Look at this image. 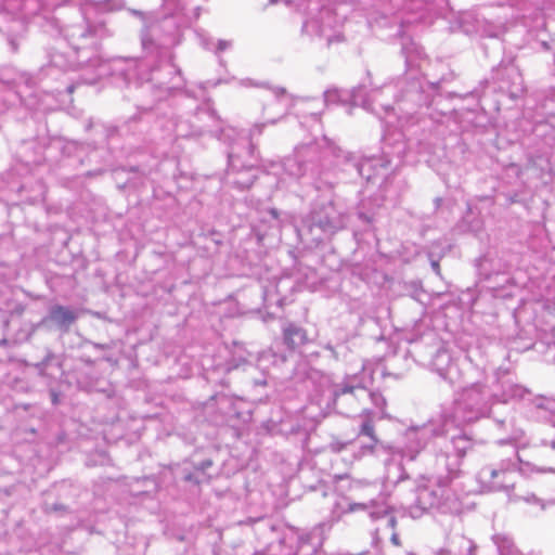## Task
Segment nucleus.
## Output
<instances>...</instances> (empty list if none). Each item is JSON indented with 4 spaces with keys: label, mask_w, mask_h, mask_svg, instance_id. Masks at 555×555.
<instances>
[{
    "label": "nucleus",
    "mask_w": 555,
    "mask_h": 555,
    "mask_svg": "<svg viewBox=\"0 0 555 555\" xmlns=\"http://www.w3.org/2000/svg\"><path fill=\"white\" fill-rule=\"evenodd\" d=\"M96 348L103 349L104 347L102 345H95Z\"/></svg>",
    "instance_id": "nucleus-53"
},
{
    "label": "nucleus",
    "mask_w": 555,
    "mask_h": 555,
    "mask_svg": "<svg viewBox=\"0 0 555 555\" xmlns=\"http://www.w3.org/2000/svg\"><path fill=\"white\" fill-rule=\"evenodd\" d=\"M348 216L335 203L333 198L325 203H318L305 220V224L311 234H315L314 241L320 242L324 237H331L346 228Z\"/></svg>",
    "instance_id": "nucleus-12"
},
{
    "label": "nucleus",
    "mask_w": 555,
    "mask_h": 555,
    "mask_svg": "<svg viewBox=\"0 0 555 555\" xmlns=\"http://www.w3.org/2000/svg\"><path fill=\"white\" fill-rule=\"evenodd\" d=\"M306 3L308 18L304 22L302 31L326 40L327 44L341 39L338 28L346 18V12L336 3H324V0H300ZM300 3L298 7H302Z\"/></svg>",
    "instance_id": "nucleus-9"
},
{
    "label": "nucleus",
    "mask_w": 555,
    "mask_h": 555,
    "mask_svg": "<svg viewBox=\"0 0 555 555\" xmlns=\"http://www.w3.org/2000/svg\"><path fill=\"white\" fill-rule=\"evenodd\" d=\"M501 392H493V403H506L511 400L522 399L527 393V389L521 385L513 383L512 380H503L501 383Z\"/></svg>",
    "instance_id": "nucleus-22"
},
{
    "label": "nucleus",
    "mask_w": 555,
    "mask_h": 555,
    "mask_svg": "<svg viewBox=\"0 0 555 555\" xmlns=\"http://www.w3.org/2000/svg\"><path fill=\"white\" fill-rule=\"evenodd\" d=\"M350 489L353 492L363 490V493L356 494L359 499L358 501L344 499V502H336L334 506L338 511L337 517H340L341 514L364 512L371 521L376 524L373 531V543L377 545L386 540L388 533L397 527L395 508L380 492L377 495H373L377 492L375 485L353 481Z\"/></svg>",
    "instance_id": "nucleus-4"
},
{
    "label": "nucleus",
    "mask_w": 555,
    "mask_h": 555,
    "mask_svg": "<svg viewBox=\"0 0 555 555\" xmlns=\"http://www.w3.org/2000/svg\"><path fill=\"white\" fill-rule=\"evenodd\" d=\"M185 7L186 0H162L164 13L169 16L182 13Z\"/></svg>",
    "instance_id": "nucleus-29"
},
{
    "label": "nucleus",
    "mask_w": 555,
    "mask_h": 555,
    "mask_svg": "<svg viewBox=\"0 0 555 555\" xmlns=\"http://www.w3.org/2000/svg\"><path fill=\"white\" fill-rule=\"evenodd\" d=\"M459 477L451 476L449 472L434 464L433 472L420 478L415 502L409 507L411 517L420 518L434 508L442 513H459L461 502L451 488L453 480Z\"/></svg>",
    "instance_id": "nucleus-5"
},
{
    "label": "nucleus",
    "mask_w": 555,
    "mask_h": 555,
    "mask_svg": "<svg viewBox=\"0 0 555 555\" xmlns=\"http://www.w3.org/2000/svg\"><path fill=\"white\" fill-rule=\"evenodd\" d=\"M203 133V130L199 127H194L192 129H189L186 121H179L176 125V134L178 137L182 138H189L192 135H201Z\"/></svg>",
    "instance_id": "nucleus-32"
},
{
    "label": "nucleus",
    "mask_w": 555,
    "mask_h": 555,
    "mask_svg": "<svg viewBox=\"0 0 555 555\" xmlns=\"http://www.w3.org/2000/svg\"><path fill=\"white\" fill-rule=\"evenodd\" d=\"M361 92H362V87H358V88H354L352 90L351 99H352L354 104L360 102V100H361Z\"/></svg>",
    "instance_id": "nucleus-38"
},
{
    "label": "nucleus",
    "mask_w": 555,
    "mask_h": 555,
    "mask_svg": "<svg viewBox=\"0 0 555 555\" xmlns=\"http://www.w3.org/2000/svg\"><path fill=\"white\" fill-rule=\"evenodd\" d=\"M63 508H64V506H62V505H54L53 506V511H59V509H63Z\"/></svg>",
    "instance_id": "nucleus-50"
},
{
    "label": "nucleus",
    "mask_w": 555,
    "mask_h": 555,
    "mask_svg": "<svg viewBox=\"0 0 555 555\" xmlns=\"http://www.w3.org/2000/svg\"><path fill=\"white\" fill-rule=\"evenodd\" d=\"M339 152L340 147L324 137L320 142L297 147L293 156L285 158L283 168L296 179L310 173L317 190L333 189L338 181L332 177L328 158L339 157Z\"/></svg>",
    "instance_id": "nucleus-3"
},
{
    "label": "nucleus",
    "mask_w": 555,
    "mask_h": 555,
    "mask_svg": "<svg viewBox=\"0 0 555 555\" xmlns=\"http://www.w3.org/2000/svg\"><path fill=\"white\" fill-rule=\"evenodd\" d=\"M431 267L435 270L436 273H439V264L437 261L431 262Z\"/></svg>",
    "instance_id": "nucleus-46"
},
{
    "label": "nucleus",
    "mask_w": 555,
    "mask_h": 555,
    "mask_svg": "<svg viewBox=\"0 0 555 555\" xmlns=\"http://www.w3.org/2000/svg\"><path fill=\"white\" fill-rule=\"evenodd\" d=\"M8 344H9L8 339H7L4 336H2V337L0 338V347H1V346H7Z\"/></svg>",
    "instance_id": "nucleus-47"
},
{
    "label": "nucleus",
    "mask_w": 555,
    "mask_h": 555,
    "mask_svg": "<svg viewBox=\"0 0 555 555\" xmlns=\"http://www.w3.org/2000/svg\"><path fill=\"white\" fill-rule=\"evenodd\" d=\"M495 78L501 91L508 93L512 99L519 98L524 91V80L519 69L514 65H507L496 70Z\"/></svg>",
    "instance_id": "nucleus-17"
},
{
    "label": "nucleus",
    "mask_w": 555,
    "mask_h": 555,
    "mask_svg": "<svg viewBox=\"0 0 555 555\" xmlns=\"http://www.w3.org/2000/svg\"><path fill=\"white\" fill-rule=\"evenodd\" d=\"M387 539L390 540V542L395 545V546H400V539H399V534L397 532V529L395 528L391 532L388 533V537Z\"/></svg>",
    "instance_id": "nucleus-37"
},
{
    "label": "nucleus",
    "mask_w": 555,
    "mask_h": 555,
    "mask_svg": "<svg viewBox=\"0 0 555 555\" xmlns=\"http://www.w3.org/2000/svg\"><path fill=\"white\" fill-rule=\"evenodd\" d=\"M217 401L220 410L224 413L228 418L241 417L237 404L242 403L240 400L233 399L227 395H217L212 398Z\"/></svg>",
    "instance_id": "nucleus-26"
},
{
    "label": "nucleus",
    "mask_w": 555,
    "mask_h": 555,
    "mask_svg": "<svg viewBox=\"0 0 555 555\" xmlns=\"http://www.w3.org/2000/svg\"><path fill=\"white\" fill-rule=\"evenodd\" d=\"M350 442H339V441H336V442H333L331 444V448L333 451L335 452H340L343 449H345Z\"/></svg>",
    "instance_id": "nucleus-40"
},
{
    "label": "nucleus",
    "mask_w": 555,
    "mask_h": 555,
    "mask_svg": "<svg viewBox=\"0 0 555 555\" xmlns=\"http://www.w3.org/2000/svg\"><path fill=\"white\" fill-rule=\"evenodd\" d=\"M396 87L392 85H385L382 89L372 90L366 99L361 100V103L364 108L370 109L376 114H378L377 106L385 111L387 114L391 111L395 112L396 107L391 106L388 103H384L379 100V96L387 93L393 94ZM424 100V93L422 91L421 85L417 80L412 79L408 82V88L402 91L399 98L396 100L397 109L405 114L408 117H412L413 114L416 113L417 107L421 106Z\"/></svg>",
    "instance_id": "nucleus-11"
},
{
    "label": "nucleus",
    "mask_w": 555,
    "mask_h": 555,
    "mask_svg": "<svg viewBox=\"0 0 555 555\" xmlns=\"http://www.w3.org/2000/svg\"><path fill=\"white\" fill-rule=\"evenodd\" d=\"M539 455L545 464L539 466L526 462L525 465L528 466L531 472L555 474V450H545L544 452H539Z\"/></svg>",
    "instance_id": "nucleus-27"
},
{
    "label": "nucleus",
    "mask_w": 555,
    "mask_h": 555,
    "mask_svg": "<svg viewBox=\"0 0 555 555\" xmlns=\"http://www.w3.org/2000/svg\"><path fill=\"white\" fill-rule=\"evenodd\" d=\"M159 34V25L153 24L149 27H145L141 33V44L142 49L146 54L156 55L157 57L166 56L169 53L167 39L162 41H156V38Z\"/></svg>",
    "instance_id": "nucleus-19"
},
{
    "label": "nucleus",
    "mask_w": 555,
    "mask_h": 555,
    "mask_svg": "<svg viewBox=\"0 0 555 555\" xmlns=\"http://www.w3.org/2000/svg\"><path fill=\"white\" fill-rule=\"evenodd\" d=\"M358 217L359 219H361L362 221L366 222V223H370L371 222V217L367 216L366 214L364 212H358Z\"/></svg>",
    "instance_id": "nucleus-45"
},
{
    "label": "nucleus",
    "mask_w": 555,
    "mask_h": 555,
    "mask_svg": "<svg viewBox=\"0 0 555 555\" xmlns=\"http://www.w3.org/2000/svg\"><path fill=\"white\" fill-rule=\"evenodd\" d=\"M46 11L42 0H0V17L13 22L16 27H8V44L12 53H17L20 42L26 33V21L33 16H40Z\"/></svg>",
    "instance_id": "nucleus-10"
},
{
    "label": "nucleus",
    "mask_w": 555,
    "mask_h": 555,
    "mask_svg": "<svg viewBox=\"0 0 555 555\" xmlns=\"http://www.w3.org/2000/svg\"><path fill=\"white\" fill-rule=\"evenodd\" d=\"M304 550H305V545L300 546V548H299V555H304ZM296 555H298V554H296Z\"/></svg>",
    "instance_id": "nucleus-51"
},
{
    "label": "nucleus",
    "mask_w": 555,
    "mask_h": 555,
    "mask_svg": "<svg viewBox=\"0 0 555 555\" xmlns=\"http://www.w3.org/2000/svg\"><path fill=\"white\" fill-rule=\"evenodd\" d=\"M50 395H51V401L54 405L59 404V393L54 390H51L50 391Z\"/></svg>",
    "instance_id": "nucleus-44"
},
{
    "label": "nucleus",
    "mask_w": 555,
    "mask_h": 555,
    "mask_svg": "<svg viewBox=\"0 0 555 555\" xmlns=\"http://www.w3.org/2000/svg\"><path fill=\"white\" fill-rule=\"evenodd\" d=\"M437 446L439 449L435 451V465L449 472L451 476H461L462 461L473 450L474 441L466 434H460L450 440L443 436Z\"/></svg>",
    "instance_id": "nucleus-14"
},
{
    "label": "nucleus",
    "mask_w": 555,
    "mask_h": 555,
    "mask_svg": "<svg viewBox=\"0 0 555 555\" xmlns=\"http://www.w3.org/2000/svg\"><path fill=\"white\" fill-rule=\"evenodd\" d=\"M518 551L513 539L505 533H496L491 538V543L480 548V555H514Z\"/></svg>",
    "instance_id": "nucleus-21"
},
{
    "label": "nucleus",
    "mask_w": 555,
    "mask_h": 555,
    "mask_svg": "<svg viewBox=\"0 0 555 555\" xmlns=\"http://www.w3.org/2000/svg\"><path fill=\"white\" fill-rule=\"evenodd\" d=\"M69 0H51L50 3H44L46 4V8L51 5V7H59V5H63L65 3H67Z\"/></svg>",
    "instance_id": "nucleus-43"
},
{
    "label": "nucleus",
    "mask_w": 555,
    "mask_h": 555,
    "mask_svg": "<svg viewBox=\"0 0 555 555\" xmlns=\"http://www.w3.org/2000/svg\"><path fill=\"white\" fill-rule=\"evenodd\" d=\"M146 67L144 61L135 57H115L112 60L111 69L114 76L120 78L126 86L144 80L145 77L140 74V69Z\"/></svg>",
    "instance_id": "nucleus-16"
},
{
    "label": "nucleus",
    "mask_w": 555,
    "mask_h": 555,
    "mask_svg": "<svg viewBox=\"0 0 555 555\" xmlns=\"http://www.w3.org/2000/svg\"><path fill=\"white\" fill-rule=\"evenodd\" d=\"M333 408L343 415L351 416L360 411L358 436L369 438L361 444V454L373 453L379 440L375 433V421L388 417L386 399L378 391H371L365 385L364 377L359 374L345 375L331 386Z\"/></svg>",
    "instance_id": "nucleus-2"
},
{
    "label": "nucleus",
    "mask_w": 555,
    "mask_h": 555,
    "mask_svg": "<svg viewBox=\"0 0 555 555\" xmlns=\"http://www.w3.org/2000/svg\"><path fill=\"white\" fill-rule=\"evenodd\" d=\"M231 47V42L228 40H219L217 44V52L224 51L225 49Z\"/></svg>",
    "instance_id": "nucleus-41"
},
{
    "label": "nucleus",
    "mask_w": 555,
    "mask_h": 555,
    "mask_svg": "<svg viewBox=\"0 0 555 555\" xmlns=\"http://www.w3.org/2000/svg\"><path fill=\"white\" fill-rule=\"evenodd\" d=\"M78 314L70 308L55 305L50 308L49 314L42 319V323L51 322L60 330L67 332L70 325L77 320Z\"/></svg>",
    "instance_id": "nucleus-20"
},
{
    "label": "nucleus",
    "mask_w": 555,
    "mask_h": 555,
    "mask_svg": "<svg viewBox=\"0 0 555 555\" xmlns=\"http://www.w3.org/2000/svg\"><path fill=\"white\" fill-rule=\"evenodd\" d=\"M53 365L56 366L57 369H61L62 363L60 357L51 351H48L43 360L36 364V367L41 375H49L47 373V370Z\"/></svg>",
    "instance_id": "nucleus-31"
},
{
    "label": "nucleus",
    "mask_w": 555,
    "mask_h": 555,
    "mask_svg": "<svg viewBox=\"0 0 555 555\" xmlns=\"http://www.w3.org/2000/svg\"><path fill=\"white\" fill-rule=\"evenodd\" d=\"M283 341L289 349H297L308 343L307 331L295 323H288L283 327Z\"/></svg>",
    "instance_id": "nucleus-23"
},
{
    "label": "nucleus",
    "mask_w": 555,
    "mask_h": 555,
    "mask_svg": "<svg viewBox=\"0 0 555 555\" xmlns=\"http://www.w3.org/2000/svg\"><path fill=\"white\" fill-rule=\"evenodd\" d=\"M522 436H524V431H522V430H519V431H517V433L515 434L514 438H515V439H519V438H521Z\"/></svg>",
    "instance_id": "nucleus-49"
},
{
    "label": "nucleus",
    "mask_w": 555,
    "mask_h": 555,
    "mask_svg": "<svg viewBox=\"0 0 555 555\" xmlns=\"http://www.w3.org/2000/svg\"><path fill=\"white\" fill-rule=\"evenodd\" d=\"M44 31L62 34L72 49V55L62 52L50 53L49 68L61 70H76L81 68L98 69L103 64L101 54L102 41L113 36V31L106 22L101 18L92 20L86 14H80L76 22L61 26L59 20L48 14L42 15Z\"/></svg>",
    "instance_id": "nucleus-1"
},
{
    "label": "nucleus",
    "mask_w": 555,
    "mask_h": 555,
    "mask_svg": "<svg viewBox=\"0 0 555 555\" xmlns=\"http://www.w3.org/2000/svg\"><path fill=\"white\" fill-rule=\"evenodd\" d=\"M338 155L339 157H333L336 165L345 164L351 166L354 171L366 181H372L379 176H384V171L386 170V164L379 158H367L358 162L351 153L344 152L341 149Z\"/></svg>",
    "instance_id": "nucleus-15"
},
{
    "label": "nucleus",
    "mask_w": 555,
    "mask_h": 555,
    "mask_svg": "<svg viewBox=\"0 0 555 555\" xmlns=\"http://www.w3.org/2000/svg\"><path fill=\"white\" fill-rule=\"evenodd\" d=\"M519 464L525 465L521 459L516 455L515 459L507 457L481 467L477 473V481L481 490L485 492H503L511 503L524 502L538 506L540 511L545 509L546 503L543 500L534 493L522 491L517 487Z\"/></svg>",
    "instance_id": "nucleus-6"
},
{
    "label": "nucleus",
    "mask_w": 555,
    "mask_h": 555,
    "mask_svg": "<svg viewBox=\"0 0 555 555\" xmlns=\"http://www.w3.org/2000/svg\"><path fill=\"white\" fill-rule=\"evenodd\" d=\"M447 424L443 423L440 415L437 418H431L420 426H411L404 433V442L400 449L401 456L409 461H414L418 454L435 442L439 449L438 442L446 435Z\"/></svg>",
    "instance_id": "nucleus-13"
},
{
    "label": "nucleus",
    "mask_w": 555,
    "mask_h": 555,
    "mask_svg": "<svg viewBox=\"0 0 555 555\" xmlns=\"http://www.w3.org/2000/svg\"><path fill=\"white\" fill-rule=\"evenodd\" d=\"M435 555H455V551L450 545L449 547L438 550Z\"/></svg>",
    "instance_id": "nucleus-42"
},
{
    "label": "nucleus",
    "mask_w": 555,
    "mask_h": 555,
    "mask_svg": "<svg viewBox=\"0 0 555 555\" xmlns=\"http://www.w3.org/2000/svg\"><path fill=\"white\" fill-rule=\"evenodd\" d=\"M433 370L451 385L460 380L459 370L453 362L451 353L447 349H439L431 360Z\"/></svg>",
    "instance_id": "nucleus-18"
},
{
    "label": "nucleus",
    "mask_w": 555,
    "mask_h": 555,
    "mask_svg": "<svg viewBox=\"0 0 555 555\" xmlns=\"http://www.w3.org/2000/svg\"><path fill=\"white\" fill-rule=\"evenodd\" d=\"M94 7L100 12L118 11L124 8V2L121 0H104L96 2Z\"/></svg>",
    "instance_id": "nucleus-33"
},
{
    "label": "nucleus",
    "mask_w": 555,
    "mask_h": 555,
    "mask_svg": "<svg viewBox=\"0 0 555 555\" xmlns=\"http://www.w3.org/2000/svg\"><path fill=\"white\" fill-rule=\"evenodd\" d=\"M212 465L211 460L203 461L198 466L194 468V472H186L183 469L182 480L185 482H192L194 485H199L208 480V476L206 474V469L210 468Z\"/></svg>",
    "instance_id": "nucleus-25"
},
{
    "label": "nucleus",
    "mask_w": 555,
    "mask_h": 555,
    "mask_svg": "<svg viewBox=\"0 0 555 555\" xmlns=\"http://www.w3.org/2000/svg\"><path fill=\"white\" fill-rule=\"evenodd\" d=\"M401 52L405 59V65L410 68L415 67L416 62L425 55L423 48L410 38L402 39Z\"/></svg>",
    "instance_id": "nucleus-24"
},
{
    "label": "nucleus",
    "mask_w": 555,
    "mask_h": 555,
    "mask_svg": "<svg viewBox=\"0 0 555 555\" xmlns=\"http://www.w3.org/2000/svg\"><path fill=\"white\" fill-rule=\"evenodd\" d=\"M48 69H49V68H41L37 76H33V75H30V74H28V73H25V72L20 73V74H18V76H17V78H16V83H17L18 86H22V85H23V86H25L26 88L31 89V88H34V87L38 83V81H39V80H41V79H42V77H43L44 73H46Z\"/></svg>",
    "instance_id": "nucleus-30"
},
{
    "label": "nucleus",
    "mask_w": 555,
    "mask_h": 555,
    "mask_svg": "<svg viewBox=\"0 0 555 555\" xmlns=\"http://www.w3.org/2000/svg\"><path fill=\"white\" fill-rule=\"evenodd\" d=\"M271 91L275 98L274 105L280 106V112H284L285 104L282 103V99L285 96L286 90L282 87H274Z\"/></svg>",
    "instance_id": "nucleus-34"
},
{
    "label": "nucleus",
    "mask_w": 555,
    "mask_h": 555,
    "mask_svg": "<svg viewBox=\"0 0 555 555\" xmlns=\"http://www.w3.org/2000/svg\"><path fill=\"white\" fill-rule=\"evenodd\" d=\"M539 447V452H544L545 450H555V434L547 435L544 438H542L540 440Z\"/></svg>",
    "instance_id": "nucleus-36"
},
{
    "label": "nucleus",
    "mask_w": 555,
    "mask_h": 555,
    "mask_svg": "<svg viewBox=\"0 0 555 555\" xmlns=\"http://www.w3.org/2000/svg\"><path fill=\"white\" fill-rule=\"evenodd\" d=\"M343 100V94L337 89H330L324 92V102L326 104H333Z\"/></svg>",
    "instance_id": "nucleus-35"
},
{
    "label": "nucleus",
    "mask_w": 555,
    "mask_h": 555,
    "mask_svg": "<svg viewBox=\"0 0 555 555\" xmlns=\"http://www.w3.org/2000/svg\"><path fill=\"white\" fill-rule=\"evenodd\" d=\"M451 547L455 551V555H480V552L476 554L477 546L474 541L465 537L454 539Z\"/></svg>",
    "instance_id": "nucleus-28"
},
{
    "label": "nucleus",
    "mask_w": 555,
    "mask_h": 555,
    "mask_svg": "<svg viewBox=\"0 0 555 555\" xmlns=\"http://www.w3.org/2000/svg\"><path fill=\"white\" fill-rule=\"evenodd\" d=\"M276 119H270L267 122L256 124L249 131L248 137L235 141L228 152L229 158V182L240 190L248 189L256 179L254 173L258 165V152L253 143V138L260 135L267 124L274 125Z\"/></svg>",
    "instance_id": "nucleus-8"
},
{
    "label": "nucleus",
    "mask_w": 555,
    "mask_h": 555,
    "mask_svg": "<svg viewBox=\"0 0 555 555\" xmlns=\"http://www.w3.org/2000/svg\"><path fill=\"white\" fill-rule=\"evenodd\" d=\"M493 404L492 391L481 383H473L455 392L450 406L439 413L443 423L461 426L486 416Z\"/></svg>",
    "instance_id": "nucleus-7"
},
{
    "label": "nucleus",
    "mask_w": 555,
    "mask_h": 555,
    "mask_svg": "<svg viewBox=\"0 0 555 555\" xmlns=\"http://www.w3.org/2000/svg\"><path fill=\"white\" fill-rule=\"evenodd\" d=\"M395 468L399 473L398 479L395 482L409 478L408 474L405 473L404 468L401 465H396Z\"/></svg>",
    "instance_id": "nucleus-39"
},
{
    "label": "nucleus",
    "mask_w": 555,
    "mask_h": 555,
    "mask_svg": "<svg viewBox=\"0 0 555 555\" xmlns=\"http://www.w3.org/2000/svg\"><path fill=\"white\" fill-rule=\"evenodd\" d=\"M270 214H271V216H272L273 218H275V219H276V218H278V216H279V212H278V210H276V209H271V210H270Z\"/></svg>",
    "instance_id": "nucleus-48"
},
{
    "label": "nucleus",
    "mask_w": 555,
    "mask_h": 555,
    "mask_svg": "<svg viewBox=\"0 0 555 555\" xmlns=\"http://www.w3.org/2000/svg\"><path fill=\"white\" fill-rule=\"evenodd\" d=\"M326 349H328V350L333 351V347H332L331 345H327V346H326Z\"/></svg>",
    "instance_id": "nucleus-52"
}]
</instances>
